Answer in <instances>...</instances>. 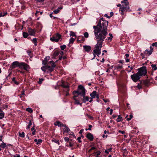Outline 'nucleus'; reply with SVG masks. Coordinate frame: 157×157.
Wrapping results in <instances>:
<instances>
[{
  "label": "nucleus",
  "mask_w": 157,
  "mask_h": 157,
  "mask_svg": "<svg viewBox=\"0 0 157 157\" xmlns=\"http://www.w3.org/2000/svg\"><path fill=\"white\" fill-rule=\"evenodd\" d=\"M4 116V113L2 110L1 109H0V120L2 119Z\"/></svg>",
  "instance_id": "20"
},
{
  "label": "nucleus",
  "mask_w": 157,
  "mask_h": 157,
  "mask_svg": "<svg viewBox=\"0 0 157 157\" xmlns=\"http://www.w3.org/2000/svg\"><path fill=\"white\" fill-rule=\"evenodd\" d=\"M73 93L74 95H76L78 96L80 95L81 97L82 96H84V95H86V90L83 86L79 85L77 90L73 91Z\"/></svg>",
  "instance_id": "5"
},
{
  "label": "nucleus",
  "mask_w": 157,
  "mask_h": 157,
  "mask_svg": "<svg viewBox=\"0 0 157 157\" xmlns=\"http://www.w3.org/2000/svg\"><path fill=\"white\" fill-rule=\"evenodd\" d=\"M27 52L29 54V55L31 53V51L30 50H28L27 51Z\"/></svg>",
  "instance_id": "58"
},
{
  "label": "nucleus",
  "mask_w": 157,
  "mask_h": 157,
  "mask_svg": "<svg viewBox=\"0 0 157 157\" xmlns=\"http://www.w3.org/2000/svg\"><path fill=\"white\" fill-rule=\"evenodd\" d=\"M86 137L90 141H93L94 138L93 134L90 133H89L87 134Z\"/></svg>",
  "instance_id": "12"
},
{
  "label": "nucleus",
  "mask_w": 157,
  "mask_h": 157,
  "mask_svg": "<svg viewBox=\"0 0 157 157\" xmlns=\"http://www.w3.org/2000/svg\"><path fill=\"white\" fill-rule=\"evenodd\" d=\"M19 136L20 137H21L22 138H24L25 137V133L24 132H22V133L19 132Z\"/></svg>",
  "instance_id": "33"
},
{
  "label": "nucleus",
  "mask_w": 157,
  "mask_h": 157,
  "mask_svg": "<svg viewBox=\"0 0 157 157\" xmlns=\"http://www.w3.org/2000/svg\"><path fill=\"white\" fill-rule=\"evenodd\" d=\"M151 45L152 46H155L157 47V42H155V43H153Z\"/></svg>",
  "instance_id": "45"
},
{
  "label": "nucleus",
  "mask_w": 157,
  "mask_h": 157,
  "mask_svg": "<svg viewBox=\"0 0 157 157\" xmlns=\"http://www.w3.org/2000/svg\"><path fill=\"white\" fill-rule=\"evenodd\" d=\"M43 80V79L40 78L39 79V81L38 82V83L39 84H40L42 83V81Z\"/></svg>",
  "instance_id": "49"
},
{
  "label": "nucleus",
  "mask_w": 157,
  "mask_h": 157,
  "mask_svg": "<svg viewBox=\"0 0 157 157\" xmlns=\"http://www.w3.org/2000/svg\"><path fill=\"white\" fill-rule=\"evenodd\" d=\"M96 94L97 92L95 91H94L91 93L90 94V95L92 98H95Z\"/></svg>",
  "instance_id": "19"
},
{
  "label": "nucleus",
  "mask_w": 157,
  "mask_h": 157,
  "mask_svg": "<svg viewBox=\"0 0 157 157\" xmlns=\"http://www.w3.org/2000/svg\"><path fill=\"white\" fill-rule=\"evenodd\" d=\"M61 86L65 88V89L64 90L65 92L68 91L69 90V84L67 82H63L61 85Z\"/></svg>",
  "instance_id": "9"
},
{
  "label": "nucleus",
  "mask_w": 157,
  "mask_h": 157,
  "mask_svg": "<svg viewBox=\"0 0 157 157\" xmlns=\"http://www.w3.org/2000/svg\"><path fill=\"white\" fill-rule=\"evenodd\" d=\"M22 35L23 37L25 38H27L29 35L27 33L25 32H23Z\"/></svg>",
  "instance_id": "25"
},
{
  "label": "nucleus",
  "mask_w": 157,
  "mask_h": 157,
  "mask_svg": "<svg viewBox=\"0 0 157 157\" xmlns=\"http://www.w3.org/2000/svg\"><path fill=\"white\" fill-rule=\"evenodd\" d=\"M109 37L108 38V40L110 41L113 38L112 34L111 33H109Z\"/></svg>",
  "instance_id": "34"
},
{
  "label": "nucleus",
  "mask_w": 157,
  "mask_h": 157,
  "mask_svg": "<svg viewBox=\"0 0 157 157\" xmlns=\"http://www.w3.org/2000/svg\"><path fill=\"white\" fill-rule=\"evenodd\" d=\"M20 68L23 69L27 71H29L30 69L29 66L24 62H21Z\"/></svg>",
  "instance_id": "8"
},
{
  "label": "nucleus",
  "mask_w": 157,
  "mask_h": 157,
  "mask_svg": "<svg viewBox=\"0 0 157 157\" xmlns=\"http://www.w3.org/2000/svg\"><path fill=\"white\" fill-rule=\"evenodd\" d=\"M96 153L97 156H98V155H100L101 153V152L99 151H97Z\"/></svg>",
  "instance_id": "55"
},
{
  "label": "nucleus",
  "mask_w": 157,
  "mask_h": 157,
  "mask_svg": "<svg viewBox=\"0 0 157 157\" xmlns=\"http://www.w3.org/2000/svg\"><path fill=\"white\" fill-rule=\"evenodd\" d=\"M2 143L1 144V147L4 149L6 147V145L3 141H2Z\"/></svg>",
  "instance_id": "29"
},
{
  "label": "nucleus",
  "mask_w": 157,
  "mask_h": 157,
  "mask_svg": "<svg viewBox=\"0 0 157 157\" xmlns=\"http://www.w3.org/2000/svg\"><path fill=\"white\" fill-rule=\"evenodd\" d=\"M144 53L146 54H148V55L149 56L152 53V50H148V49H147L144 52Z\"/></svg>",
  "instance_id": "22"
},
{
  "label": "nucleus",
  "mask_w": 157,
  "mask_h": 157,
  "mask_svg": "<svg viewBox=\"0 0 157 157\" xmlns=\"http://www.w3.org/2000/svg\"><path fill=\"white\" fill-rule=\"evenodd\" d=\"M104 16L105 17H106L108 18H110V17L109 16H108L107 14H105L104 15Z\"/></svg>",
  "instance_id": "53"
},
{
  "label": "nucleus",
  "mask_w": 157,
  "mask_h": 157,
  "mask_svg": "<svg viewBox=\"0 0 157 157\" xmlns=\"http://www.w3.org/2000/svg\"><path fill=\"white\" fill-rule=\"evenodd\" d=\"M35 142H36V144L37 145L40 144L42 142V140L41 139L37 140V139H35L34 140Z\"/></svg>",
  "instance_id": "18"
},
{
  "label": "nucleus",
  "mask_w": 157,
  "mask_h": 157,
  "mask_svg": "<svg viewBox=\"0 0 157 157\" xmlns=\"http://www.w3.org/2000/svg\"><path fill=\"white\" fill-rule=\"evenodd\" d=\"M70 36H76L75 33L73 31H71L70 32Z\"/></svg>",
  "instance_id": "31"
},
{
  "label": "nucleus",
  "mask_w": 157,
  "mask_h": 157,
  "mask_svg": "<svg viewBox=\"0 0 157 157\" xmlns=\"http://www.w3.org/2000/svg\"><path fill=\"white\" fill-rule=\"evenodd\" d=\"M69 144L68 145L66 144V146H67L71 147L73 146V144H71V142H69Z\"/></svg>",
  "instance_id": "41"
},
{
  "label": "nucleus",
  "mask_w": 157,
  "mask_h": 157,
  "mask_svg": "<svg viewBox=\"0 0 157 157\" xmlns=\"http://www.w3.org/2000/svg\"><path fill=\"white\" fill-rule=\"evenodd\" d=\"M141 55L142 56V58L143 59H144V58H145V57H144V54H143V53H141Z\"/></svg>",
  "instance_id": "64"
},
{
  "label": "nucleus",
  "mask_w": 157,
  "mask_h": 157,
  "mask_svg": "<svg viewBox=\"0 0 157 157\" xmlns=\"http://www.w3.org/2000/svg\"><path fill=\"white\" fill-rule=\"evenodd\" d=\"M21 63H19L18 61L13 62L11 64V67L12 69H14L16 67H19L20 68Z\"/></svg>",
  "instance_id": "10"
},
{
  "label": "nucleus",
  "mask_w": 157,
  "mask_h": 157,
  "mask_svg": "<svg viewBox=\"0 0 157 157\" xmlns=\"http://www.w3.org/2000/svg\"><path fill=\"white\" fill-rule=\"evenodd\" d=\"M32 41L34 44L35 43H37V39L36 38H33V39Z\"/></svg>",
  "instance_id": "43"
},
{
  "label": "nucleus",
  "mask_w": 157,
  "mask_h": 157,
  "mask_svg": "<svg viewBox=\"0 0 157 157\" xmlns=\"http://www.w3.org/2000/svg\"><path fill=\"white\" fill-rule=\"evenodd\" d=\"M26 110L30 113H31L33 112V110L32 109L30 108H27L26 109Z\"/></svg>",
  "instance_id": "35"
},
{
  "label": "nucleus",
  "mask_w": 157,
  "mask_h": 157,
  "mask_svg": "<svg viewBox=\"0 0 157 157\" xmlns=\"http://www.w3.org/2000/svg\"><path fill=\"white\" fill-rule=\"evenodd\" d=\"M108 22L105 20L103 17L100 19L98 25L94 26V33L96 39L104 40L108 34L107 29Z\"/></svg>",
  "instance_id": "1"
},
{
  "label": "nucleus",
  "mask_w": 157,
  "mask_h": 157,
  "mask_svg": "<svg viewBox=\"0 0 157 157\" xmlns=\"http://www.w3.org/2000/svg\"><path fill=\"white\" fill-rule=\"evenodd\" d=\"M18 71L20 72L22 74H24V71H20L19 70H18Z\"/></svg>",
  "instance_id": "63"
},
{
  "label": "nucleus",
  "mask_w": 157,
  "mask_h": 157,
  "mask_svg": "<svg viewBox=\"0 0 157 157\" xmlns=\"http://www.w3.org/2000/svg\"><path fill=\"white\" fill-rule=\"evenodd\" d=\"M55 125L58 126L59 127H65L66 126V125H64L61 123L60 122L57 121L55 123Z\"/></svg>",
  "instance_id": "16"
},
{
  "label": "nucleus",
  "mask_w": 157,
  "mask_h": 157,
  "mask_svg": "<svg viewBox=\"0 0 157 157\" xmlns=\"http://www.w3.org/2000/svg\"><path fill=\"white\" fill-rule=\"evenodd\" d=\"M64 140L66 142H68L69 140V139L68 137H65L64 138Z\"/></svg>",
  "instance_id": "46"
},
{
  "label": "nucleus",
  "mask_w": 157,
  "mask_h": 157,
  "mask_svg": "<svg viewBox=\"0 0 157 157\" xmlns=\"http://www.w3.org/2000/svg\"><path fill=\"white\" fill-rule=\"evenodd\" d=\"M95 149V147H92L89 150V151H91L92 150H94Z\"/></svg>",
  "instance_id": "52"
},
{
  "label": "nucleus",
  "mask_w": 157,
  "mask_h": 157,
  "mask_svg": "<svg viewBox=\"0 0 157 157\" xmlns=\"http://www.w3.org/2000/svg\"><path fill=\"white\" fill-rule=\"evenodd\" d=\"M128 67L130 68V71H131V70H132L133 69V67H132V66H128Z\"/></svg>",
  "instance_id": "56"
},
{
  "label": "nucleus",
  "mask_w": 157,
  "mask_h": 157,
  "mask_svg": "<svg viewBox=\"0 0 157 157\" xmlns=\"http://www.w3.org/2000/svg\"><path fill=\"white\" fill-rule=\"evenodd\" d=\"M60 48L62 50H63L66 47V45H63L60 46Z\"/></svg>",
  "instance_id": "38"
},
{
  "label": "nucleus",
  "mask_w": 157,
  "mask_h": 157,
  "mask_svg": "<svg viewBox=\"0 0 157 157\" xmlns=\"http://www.w3.org/2000/svg\"><path fill=\"white\" fill-rule=\"evenodd\" d=\"M97 43L95 45V49L94 50V54H96L97 56H99L101 53V49L102 47L103 42L104 40H101L99 39H96Z\"/></svg>",
  "instance_id": "3"
},
{
  "label": "nucleus",
  "mask_w": 157,
  "mask_h": 157,
  "mask_svg": "<svg viewBox=\"0 0 157 157\" xmlns=\"http://www.w3.org/2000/svg\"><path fill=\"white\" fill-rule=\"evenodd\" d=\"M70 131V130L69 128L68 127H66V128L64 132H69Z\"/></svg>",
  "instance_id": "44"
},
{
  "label": "nucleus",
  "mask_w": 157,
  "mask_h": 157,
  "mask_svg": "<svg viewBox=\"0 0 157 157\" xmlns=\"http://www.w3.org/2000/svg\"><path fill=\"white\" fill-rule=\"evenodd\" d=\"M114 68L115 69H121L122 68V66L118 65L117 66H115Z\"/></svg>",
  "instance_id": "27"
},
{
  "label": "nucleus",
  "mask_w": 157,
  "mask_h": 157,
  "mask_svg": "<svg viewBox=\"0 0 157 157\" xmlns=\"http://www.w3.org/2000/svg\"><path fill=\"white\" fill-rule=\"evenodd\" d=\"M59 10L58 9L53 11V12L55 14H57L59 12Z\"/></svg>",
  "instance_id": "42"
},
{
  "label": "nucleus",
  "mask_w": 157,
  "mask_h": 157,
  "mask_svg": "<svg viewBox=\"0 0 157 157\" xmlns=\"http://www.w3.org/2000/svg\"><path fill=\"white\" fill-rule=\"evenodd\" d=\"M84 35L85 38H87L89 36L88 33L87 32H86L84 33Z\"/></svg>",
  "instance_id": "40"
},
{
  "label": "nucleus",
  "mask_w": 157,
  "mask_h": 157,
  "mask_svg": "<svg viewBox=\"0 0 157 157\" xmlns=\"http://www.w3.org/2000/svg\"><path fill=\"white\" fill-rule=\"evenodd\" d=\"M59 54V52L58 51H56L54 52L53 53V55L54 56L56 57Z\"/></svg>",
  "instance_id": "30"
},
{
  "label": "nucleus",
  "mask_w": 157,
  "mask_h": 157,
  "mask_svg": "<svg viewBox=\"0 0 157 157\" xmlns=\"http://www.w3.org/2000/svg\"><path fill=\"white\" fill-rule=\"evenodd\" d=\"M28 124L27 125V129H29L30 128L31 125L32 124V123L31 121H29V123H28Z\"/></svg>",
  "instance_id": "26"
},
{
  "label": "nucleus",
  "mask_w": 157,
  "mask_h": 157,
  "mask_svg": "<svg viewBox=\"0 0 157 157\" xmlns=\"http://www.w3.org/2000/svg\"><path fill=\"white\" fill-rule=\"evenodd\" d=\"M81 137H78L77 138V140L79 143H81L82 142L81 140Z\"/></svg>",
  "instance_id": "48"
},
{
  "label": "nucleus",
  "mask_w": 157,
  "mask_h": 157,
  "mask_svg": "<svg viewBox=\"0 0 157 157\" xmlns=\"http://www.w3.org/2000/svg\"><path fill=\"white\" fill-rule=\"evenodd\" d=\"M12 80L13 82H14L15 84L17 85H18L19 84V82L16 81L15 78V77H13V78Z\"/></svg>",
  "instance_id": "37"
},
{
  "label": "nucleus",
  "mask_w": 157,
  "mask_h": 157,
  "mask_svg": "<svg viewBox=\"0 0 157 157\" xmlns=\"http://www.w3.org/2000/svg\"><path fill=\"white\" fill-rule=\"evenodd\" d=\"M28 31L30 35L32 36L35 35L36 32V30L35 29H32L30 27H28Z\"/></svg>",
  "instance_id": "11"
},
{
  "label": "nucleus",
  "mask_w": 157,
  "mask_h": 157,
  "mask_svg": "<svg viewBox=\"0 0 157 157\" xmlns=\"http://www.w3.org/2000/svg\"><path fill=\"white\" fill-rule=\"evenodd\" d=\"M78 96V95H74V96L73 97V98L75 100L74 103L75 104L80 105H82V103H79L78 100H77L76 98Z\"/></svg>",
  "instance_id": "15"
},
{
  "label": "nucleus",
  "mask_w": 157,
  "mask_h": 157,
  "mask_svg": "<svg viewBox=\"0 0 157 157\" xmlns=\"http://www.w3.org/2000/svg\"><path fill=\"white\" fill-rule=\"evenodd\" d=\"M122 118V117L119 115L118 116L117 119L116 120V121H117V122H120L121 121Z\"/></svg>",
  "instance_id": "28"
},
{
  "label": "nucleus",
  "mask_w": 157,
  "mask_h": 157,
  "mask_svg": "<svg viewBox=\"0 0 157 157\" xmlns=\"http://www.w3.org/2000/svg\"><path fill=\"white\" fill-rule=\"evenodd\" d=\"M83 130H83V129H81V130H80V131H79V133L80 134H82V133L83 132Z\"/></svg>",
  "instance_id": "59"
},
{
  "label": "nucleus",
  "mask_w": 157,
  "mask_h": 157,
  "mask_svg": "<svg viewBox=\"0 0 157 157\" xmlns=\"http://www.w3.org/2000/svg\"><path fill=\"white\" fill-rule=\"evenodd\" d=\"M83 48L85 52H89L91 49V47L88 45H84Z\"/></svg>",
  "instance_id": "14"
},
{
  "label": "nucleus",
  "mask_w": 157,
  "mask_h": 157,
  "mask_svg": "<svg viewBox=\"0 0 157 157\" xmlns=\"http://www.w3.org/2000/svg\"><path fill=\"white\" fill-rule=\"evenodd\" d=\"M36 132V130H35L34 131H33V132H32V134L33 135H35V132Z\"/></svg>",
  "instance_id": "61"
},
{
  "label": "nucleus",
  "mask_w": 157,
  "mask_h": 157,
  "mask_svg": "<svg viewBox=\"0 0 157 157\" xmlns=\"http://www.w3.org/2000/svg\"><path fill=\"white\" fill-rule=\"evenodd\" d=\"M58 141V140H57L55 139H53L52 140V142H55V143H57V141Z\"/></svg>",
  "instance_id": "47"
},
{
  "label": "nucleus",
  "mask_w": 157,
  "mask_h": 157,
  "mask_svg": "<svg viewBox=\"0 0 157 157\" xmlns=\"http://www.w3.org/2000/svg\"><path fill=\"white\" fill-rule=\"evenodd\" d=\"M14 157H20V156L19 154H17Z\"/></svg>",
  "instance_id": "60"
},
{
  "label": "nucleus",
  "mask_w": 157,
  "mask_h": 157,
  "mask_svg": "<svg viewBox=\"0 0 157 157\" xmlns=\"http://www.w3.org/2000/svg\"><path fill=\"white\" fill-rule=\"evenodd\" d=\"M110 111L109 114L110 115H111L113 113V110L112 109H111Z\"/></svg>",
  "instance_id": "57"
},
{
  "label": "nucleus",
  "mask_w": 157,
  "mask_h": 157,
  "mask_svg": "<svg viewBox=\"0 0 157 157\" xmlns=\"http://www.w3.org/2000/svg\"><path fill=\"white\" fill-rule=\"evenodd\" d=\"M75 39L72 37H71L70 39V43H73L74 42Z\"/></svg>",
  "instance_id": "39"
},
{
  "label": "nucleus",
  "mask_w": 157,
  "mask_h": 157,
  "mask_svg": "<svg viewBox=\"0 0 157 157\" xmlns=\"http://www.w3.org/2000/svg\"><path fill=\"white\" fill-rule=\"evenodd\" d=\"M112 148H110L109 149L105 150V152L106 153H108L109 152L111 151L112 150Z\"/></svg>",
  "instance_id": "36"
},
{
  "label": "nucleus",
  "mask_w": 157,
  "mask_h": 157,
  "mask_svg": "<svg viewBox=\"0 0 157 157\" xmlns=\"http://www.w3.org/2000/svg\"><path fill=\"white\" fill-rule=\"evenodd\" d=\"M21 95L20 96V98H21L22 97V95H25V91L24 90H23L22 91H21Z\"/></svg>",
  "instance_id": "50"
},
{
  "label": "nucleus",
  "mask_w": 157,
  "mask_h": 157,
  "mask_svg": "<svg viewBox=\"0 0 157 157\" xmlns=\"http://www.w3.org/2000/svg\"><path fill=\"white\" fill-rule=\"evenodd\" d=\"M51 40L53 42H58V40L57 39H56L55 37L54 36H52V37L50 38Z\"/></svg>",
  "instance_id": "21"
},
{
  "label": "nucleus",
  "mask_w": 157,
  "mask_h": 157,
  "mask_svg": "<svg viewBox=\"0 0 157 157\" xmlns=\"http://www.w3.org/2000/svg\"><path fill=\"white\" fill-rule=\"evenodd\" d=\"M50 58L49 56H46L42 61L43 64L44 66L41 67V69L44 72L47 73L53 71L54 67H56L55 62L53 60L48 62Z\"/></svg>",
  "instance_id": "2"
},
{
  "label": "nucleus",
  "mask_w": 157,
  "mask_h": 157,
  "mask_svg": "<svg viewBox=\"0 0 157 157\" xmlns=\"http://www.w3.org/2000/svg\"><path fill=\"white\" fill-rule=\"evenodd\" d=\"M121 3L122 4L119 10L121 14L124 15V12L129 9V2H128V0H124L121 2Z\"/></svg>",
  "instance_id": "4"
},
{
  "label": "nucleus",
  "mask_w": 157,
  "mask_h": 157,
  "mask_svg": "<svg viewBox=\"0 0 157 157\" xmlns=\"http://www.w3.org/2000/svg\"><path fill=\"white\" fill-rule=\"evenodd\" d=\"M128 117V115H127L125 117V118L126 119V120H127V121H129L131 119L132 117L133 116H132V115L130 114L129 115V117Z\"/></svg>",
  "instance_id": "23"
},
{
  "label": "nucleus",
  "mask_w": 157,
  "mask_h": 157,
  "mask_svg": "<svg viewBox=\"0 0 157 157\" xmlns=\"http://www.w3.org/2000/svg\"><path fill=\"white\" fill-rule=\"evenodd\" d=\"M54 36L55 37L56 39L58 40V41L61 38V35L59 34V33H57Z\"/></svg>",
  "instance_id": "17"
},
{
  "label": "nucleus",
  "mask_w": 157,
  "mask_h": 157,
  "mask_svg": "<svg viewBox=\"0 0 157 157\" xmlns=\"http://www.w3.org/2000/svg\"><path fill=\"white\" fill-rule=\"evenodd\" d=\"M35 125H34L33 126V127L31 128V130L32 131H34L35 130H36L35 129Z\"/></svg>",
  "instance_id": "51"
},
{
  "label": "nucleus",
  "mask_w": 157,
  "mask_h": 157,
  "mask_svg": "<svg viewBox=\"0 0 157 157\" xmlns=\"http://www.w3.org/2000/svg\"><path fill=\"white\" fill-rule=\"evenodd\" d=\"M119 132L121 133V134H124L125 133V132L124 131H121L119 130Z\"/></svg>",
  "instance_id": "54"
},
{
  "label": "nucleus",
  "mask_w": 157,
  "mask_h": 157,
  "mask_svg": "<svg viewBox=\"0 0 157 157\" xmlns=\"http://www.w3.org/2000/svg\"><path fill=\"white\" fill-rule=\"evenodd\" d=\"M138 71L137 72L139 75H140V76L141 77L142 76H145L147 74V68L145 66H143L138 68L137 69Z\"/></svg>",
  "instance_id": "6"
},
{
  "label": "nucleus",
  "mask_w": 157,
  "mask_h": 157,
  "mask_svg": "<svg viewBox=\"0 0 157 157\" xmlns=\"http://www.w3.org/2000/svg\"><path fill=\"white\" fill-rule=\"evenodd\" d=\"M89 98L88 96H86L84 95V96H82L81 97V99L84 103H85L86 101H89Z\"/></svg>",
  "instance_id": "13"
},
{
  "label": "nucleus",
  "mask_w": 157,
  "mask_h": 157,
  "mask_svg": "<svg viewBox=\"0 0 157 157\" xmlns=\"http://www.w3.org/2000/svg\"><path fill=\"white\" fill-rule=\"evenodd\" d=\"M151 67L152 68V69L154 71H155L157 70V66L156 64H151Z\"/></svg>",
  "instance_id": "24"
},
{
  "label": "nucleus",
  "mask_w": 157,
  "mask_h": 157,
  "mask_svg": "<svg viewBox=\"0 0 157 157\" xmlns=\"http://www.w3.org/2000/svg\"><path fill=\"white\" fill-rule=\"evenodd\" d=\"M7 13L5 12H1L0 13V17H4L5 16L6 14H7Z\"/></svg>",
  "instance_id": "32"
},
{
  "label": "nucleus",
  "mask_w": 157,
  "mask_h": 157,
  "mask_svg": "<svg viewBox=\"0 0 157 157\" xmlns=\"http://www.w3.org/2000/svg\"><path fill=\"white\" fill-rule=\"evenodd\" d=\"M131 77L132 81L135 82H137L138 81H140V79L141 77L140 75L137 72L136 74H134L131 75Z\"/></svg>",
  "instance_id": "7"
},
{
  "label": "nucleus",
  "mask_w": 157,
  "mask_h": 157,
  "mask_svg": "<svg viewBox=\"0 0 157 157\" xmlns=\"http://www.w3.org/2000/svg\"><path fill=\"white\" fill-rule=\"evenodd\" d=\"M113 15V12H111L110 13V17H111Z\"/></svg>",
  "instance_id": "62"
}]
</instances>
